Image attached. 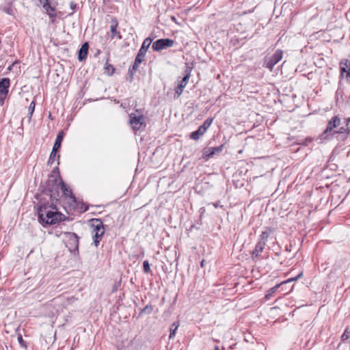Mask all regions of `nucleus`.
<instances>
[{
	"instance_id": "obj_39",
	"label": "nucleus",
	"mask_w": 350,
	"mask_h": 350,
	"mask_svg": "<svg viewBox=\"0 0 350 350\" xmlns=\"http://www.w3.org/2000/svg\"><path fill=\"white\" fill-rule=\"evenodd\" d=\"M214 350H219V347L218 346H215Z\"/></svg>"
},
{
	"instance_id": "obj_36",
	"label": "nucleus",
	"mask_w": 350,
	"mask_h": 350,
	"mask_svg": "<svg viewBox=\"0 0 350 350\" xmlns=\"http://www.w3.org/2000/svg\"><path fill=\"white\" fill-rule=\"evenodd\" d=\"M18 61H17V60H16V61H15L12 64H11L10 66H8V70L9 71L12 70L13 66H14L15 64L18 63Z\"/></svg>"
},
{
	"instance_id": "obj_30",
	"label": "nucleus",
	"mask_w": 350,
	"mask_h": 350,
	"mask_svg": "<svg viewBox=\"0 0 350 350\" xmlns=\"http://www.w3.org/2000/svg\"><path fill=\"white\" fill-rule=\"evenodd\" d=\"M18 341L22 347H26L25 342L23 340L21 335L18 336Z\"/></svg>"
},
{
	"instance_id": "obj_18",
	"label": "nucleus",
	"mask_w": 350,
	"mask_h": 350,
	"mask_svg": "<svg viewBox=\"0 0 350 350\" xmlns=\"http://www.w3.org/2000/svg\"><path fill=\"white\" fill-rule=\"evenodd\" d=\"M206 132L200 127L199 126L198 129L192 132L190 135H189V137L191 139H193V140H198L200 139V137L201 136H202Z\"/></svg>"
},
{
	"instance_id": "obj_23",
	"label": "nucleus",
	"mask_w": 350,
	"mask_h": 350,
	"mask_svg": "<svg viewBox=\"0 0 350 350\" xmlns=\"http://www.w3.org/2000/svg\"><path fill=\"white\" fill-rule=\"evenodd\" d=\"M152 310L153 306L151 304H149L141 310L140 314H150Z\"/></svg>"
},
{
	"instance_id": "obj_35",
	"label": "nucleus",
	"mask_w": 350,
	"mask_h": 350,
	"mask_svg": "<svg viewBox=\"0 0 350 350\" xmlns=\"http://www.w3.org/2000/svg\"><path fill=\"white\" fill-rule=\"evenodd\" d=\"M3 10H4L6 13H8V14H12V8H5Z\"/></svg>"
},
{
	"instance_id": "obj_41",
	"label": "nucleus",
	"mask_w": 350,
	"mask_h": 350,
	"mask_svg": "<svg viewBox=\"0 0 350 350\" xmlns=\"http://www.w3.org/2000/svg\"><path fill=\"white\" fill-rule=\"evenodd\" d=\"M346 70H347V72H346L347 73V72H348V71H349V67H346Z\"/></svg>"
},
{
	"instance_id": "obj_4",
	"label": "nucleus",
	"mask_w": 350,
	"mask_h": 350,
	"mask_svg": "<svg viewBox=\"0 0 350 350\" xmlns=\"http://www.w3.org/2000/svg\"><path fill=\"white\" fill-rule=\"evenodd\" d=\"M66 246L71 252L79 251V237L75 232H66Z\"/></svg>"
},
{
	"instance_id": "obj_28",
	"label": "nucleus",
	"mask_w": 350,
	"mask_h": 350,
	"mask_svg": "<svg viewBox=\"0 0 350 350\" xmlns=\"http://www.w3.org/2000/svg\"><path fill=\"white\" fill-rule=\"evenodd\" d=\"M350 338V331L348 329H346L341 336V339L342 341H345Z\"/></svg>"
},
{
	"instance_id": "obj_2",
	"label": "nucleus",
	"mask_w": 350,
	"mask_h": 350,
	"mask_svg": "<svg viewBox=\"0 0 350 350\" xmlns=\"http://www.w3.org/2000/svg\"><path fill=\"white\" fill-rule=\"evenodd\" d=\"M90 226L92 228V234L95 246L98 247L105 233L103 224L100 219L90 220Z\"/></svg>"
},
{
	"instance_id": "obj_10",
	"label": "nucleus",
	"mask_w": 350,
	"mask_h": 350,
	"mask_svg": "<svg viewBox=\"0 0 350 350\" xmlns=\"http://www.w3.org/2000/svg\"><path fill=\"white\" fill-rule=\"evenodd\" d=\"M224 148V145H221L217 147H208L205 148L202 152V158L207 161L210 158L213 157L215 154L220 153Z\"/></svg>"
},
{
	"instance_id": "obj_7",
	"label": "nucleus",
	"mask_w": 350,
	"mask_h": 350,
	"mask_svg": "<svg viewBox=\"0 0 350 350\" xmlns=\"http://www.w3.org/2000/svg\"><path fill=\"white\" fill-rule=\"evenodd\" d=\"M303 275V273L301 272L300 273H299L296 277L295 278H290V279H288L287 280H285V281H282L280 283H277L273 287H271L269 291H267L264 299H267V300H269L272 297H274L275 296V293L276 292V291L282 285L288 283V282H292V281H295V280H297L299 278H300Z\"/></svg>"
},
{
	"instance_id": "obj_8",
	"label": "nucleus",
	"mask_w": 350,
	"mask_h": 350,
	"mask_svg": "<svg viewBox=\"0 0 350 350\" xmlns=\"http://www.w3.org/2000/svg\"><path fill=\"white\" fill-rule=\"evenodd\" d=\"M46 14L52 19V22L57 17L55 6L52 5L50 0H39Z\"/></svg>"
},
{
	"instance_id": "obj_19",
	"label": "nucleus",
	"mask_w": 350,
	"mask_h": 350,
	"mask_svg": "<svg viewBox=\"0 0 350 350\" xmlns=\"http://www.w3.org/2000/svg\"><path fill=\"white\" fill-rule=\"evenodd\" d=\"M262 252V244H261L260 242H259L256 246L255 250L252 252V258L253 260H255L256 258H257L260 253Z\"/></svg>"
},
{
	"instance_id": "obj_29",
	"label": "nucleus",
	"mask_w": 350,
	"mask_h": 350,
	"mask_svg": "<svg viewBox=\"0 0 350 350\" xmlns=\"http://www.w3.org/2000/svg\"><path fill=\"white\" fill-rule=\"evenodd\" d=\"M135 72H136V71L135 70H133V69L131 68H130L129 69V75L130 77V81H131L133 80V76H134Z\"/></svg>"
},
{
	"instance_id": "obj_13",
	"label": "nucleus",
	"mask_w": 350,
	"mask_h": 350,
	"mask_svg": "<svg viewBox=\"0 0 350 350\" xmlns=\"http://www.w3.org/2000/svg\"><path fill=\"white\" fill-rule=\"evenodd\" d=\"M151 43H152V39L150 38H146L144 40L142 45L141 48L139 49V50L137 54V56L135 57L142 59V60L144 61L146 53L148 48L150 47Z\"/></svg>"
},
{
	"instance_id": "obj_11",
	"label": "nucleus",
	"mask_w": 350,
	"mask_h": 350,
	"mask_svg": "<svg viewBox=\"0 0 350 350\" xmlns=\"http://www.w3.org/2000/svg\"><path fill=\"white\" fill-rule=\"evenodd\" d=\"M57 180V184L59 186V189H62V191L65 196H68L69 198L73 202H76L77 199L75 195L72 193V190L66 186L62 180H60L58 183V180L56 176H53Z\"/></svg>"
},
{
	"instance_id": "obj_1",
	"label": "nucleus",
	"mask_w": 350,
	"mask_h": 350,
	"mask_svg": "<svg viewBox=\"0 0 350 350\" xmlns=\"http://www.w3.org/2000/svg\"><path fill=\"white\" fill-rule=\"evenodd\" d=\"M44 193L50 197V202L41 196L36 194V198L38 200V216L39 222L43 226L53 225L66 219V216L57 211L55 203L59 199V186L57 180L51 175L46 181V187Z\"/></svg>"
},
{
	"instance_id": "obj_24",
	"label": "nucleus",
	"mask_w": 350,
	"mask_h": 350,
	"mask_svg": "<svg viewBox=\"0 0 350 350\" xmlns=\"http://www.w3.org/2000/svg\"><path fill=\"white\" fill-rule=\"evenodd\" d=\"M35 106H36L35 101H34V100H33V101L30 103V105H29V107H28V112H29V120L31 119V116H32V115H33V112H34V110H35Z\"/></svg>"
},
{
	"instance_id": "obj_27",
	"label": "nucleus",
	"mask_w": 350,
	"mask_h": 350,
	"mask_svg": "<svg viewBox=\"0 0 350 350\" xmlns=\"http://www.w3.org/2000/svg\"><path fill=\"white\" fill-rule=\"evenodd\" d=\"M143 268H144V271L146 273H149L151 272L150 266V264L148 260L144 261Z\"/></svg>"
},
{
	"instance_id": "obj_31",
	"label": "nucleus",
	"mask_w": 350,
	"mask_h": 350,
	"mask_svg": "<svg viewBox=\"0 0 350 350\" xmlns=\"http://www.w3.org/2000/svg\"><path fill=\"white\" fill-rule=\"evenodd\" d=\"M345 122H346L347 133H349L350 132V118H346Z\"/></svg>"
},
{
	"instance_id": "obj_17",
	"label": "nucleus",
	"mask_w": 350,
	"mask_h": 350,
	"mask_svg": "<svg viewBox=\"0 0 350 350\" xmlns=\"http://www.w3.org/2000/svg\"><path fill=\"white\" fill-rule=\"evenodd\" d=\"M64 135V134L63 131H61L58 133L53 147V150H54V152H58L60 149Z\"/></svg>"
},
{
	"instance_id": "obj_40",
	"label": "nucleus",
	"mask_w": 350,
	"mask_h": 350,
	"mask_svg": "<svg viewBox=\"0 0 350 350\" xmlns=\"http://www.w3.org/2000/svg\"><path fill=\"white\" fill-rule=\"evenodd\" d=\"M204 260L201 262V267H203V266H204Z\"/></svg>"
},
{
	"instance_id": "obj_6",
	"label": "nucleus",
	"mask_w": 350,
	"mask_h": 350,
	"mask_svg": "<svg viewBox=\"0 0 350 350\" xmlns=\"http://www.w3.org/2000/svg\"><path fill=\"white\" fill-rule=\"evenodd\" d=\"M191 68L189 66H187L185 70L184 77L180 81L179 84L177 85V87L175 89V92H176L175 94L177 95V97L180 96L182 94L184 88L186 87L187 84L188 83V81L191 77Z\"/></svg>"
},
{
	"instance_id": "obj_21",
	"label": "nucleus",
	"mask_w": 350,
	"mask_h": 350,
	"mask_svg": "<svg viewBox=\"0 0 350 350\" xmlns=\"http://www.w3.org/2000/svg\"><path fill=\"white\" fill-rule=\"evenodd\" d=\"M178 326H179V324L177 322H174L172 324V325L170 326V336H169L170 338H172L175 336L176 331L178 329Z\"/></svg>"
},
{
	"instance_id": "obj_42",
	"label": "nucleus",
	"mask_w": 350,
	"mask_h": 350,
	"mask_svg": "<svg viewBox=\"0 0 350 350\" xmlns=\"http://www.w3.org/2000/svg\"><path fill=\"white\" fill-rule=\"evenodd\" d=\"M100 53V51L98 50V52H96V54H99Z\"/></svg>"
},
{
	"instance_id": "obj_33",
	"label": "nucleus",
	"mask_w": 350,
	"mask_h": 350,
	"mask_svg": "<svg viewBox=\"0 0 350 350\" xmlns=\"http://www.w3.org/2000/svg\"><path fill=\"white\" fill-rule=\"evenodd\" d=\"M70 8L71 10H75L77 8V4L74 1L70 3Z\"/></svg>"
},
{
	"instance_id": "obj_25",
	"label": "nucleus",
	"mask_w": 350,
	"mask_h": 350,
	"mask_svg": "<svg viewBox=\"0 0 350 350\" xmlns=\"http://www.w3.org/2000/svg\"><path fill=\"white\" fill-rule=\"evenodd\" d=\"M143 61L142 60V59H139L138 57H135V62H134V64L132 66L131 68L133 69V70H135L137 71V69H138V67H139V65Z\"/></svg>"
},
{
	"instance_id": "obj_20",
	"label": "nucleus",
	"mask_w": 350,
	"mask_h": 350,
	"mask_svg": "<svg viewBox=\"0 0 350 350\" xmlns=\"http://www.w3.org/2000/svg\"><path fill=\"white\" fill-rule=\"evenodd\" d=\"M108 60L109 59H107L104 67L105 72L108 75H112L115 71V68L113 65L108 63Z\"/></svg>"
},
{
	"instance_id": "obj_37",
	"label": "nucleus",
	"mask_w": 350,
	"mask_h": 350,
	"mask_svg": "<svg viewBox=\"0 0 350 350\" xmlns=\"http://www.w3.org/2000/svg\"><path fill=\"white\" fill-rule=\"evenodd\" d=\"M213 206L215 207V208H217V207H221L222 206L220 205V203L219 202H217L215 203H213Z\"/></svg>"
},
{
	"instance_id": "obj_15",
	"label": "nucleus",
	"mask_w": 350,
	"mask_h": 350,
	"mask_svg": "<svg viewBox=\"0 0 350 350\" xmlns=\"http://www.w3.org/2000/svg\"><path fill=\"white\" fill-rule=\"evenodd\" d=\"M10 86V79L9 78H3L0 79V95L6 96L9 92Z\"/></svg>"
},
{
	"instance_id": "obj_34",
	"label": "nucleus",
	"mask_w": 350,
	"mask_h": 350,
	"mask_svg": "<svg viewBox=\"0 0 350 350\" xmlns=\"http://www.w3.org/2000/svg\"><path fill=\"white\" fill-rule=\"evenodd\" d=\"M5 98V96H4L3 95H0V105H3Z\"/></svg>"
},
{
	"instance_id": "obj_26",
	"label": "nucleus",
	"mask_w": 350,
	"mask_h": 350,
	"mask_svg": "<svg viewBox=\"0 0 350 350\" xmlns=\"http://www.w3.org/2000/svg\"><path fill=\"white\" fill-rule=\"evenodd\" d=\"M57 152H54V150H52V151H51V152L50 154L49 160H48V165H52L53 164V163L55 161V158L56 157Z\"/></svg>"
},
{
	"instance_id": "obj_14",
	"label": "nucleus",
	"mask_w": 350,
	"mask_h": 350,
	"mask_svg": "<svg viewBox=\"0 0 350 350\" xmlns=\"http://www.w3.org/2000/svg\"><path fill=\"white\" fill-rule=\"evenodd\" d=\"M118 25V21L114 17H111V25H110V31L111 33V38L113 39L116 36L118 37V39L122 38V36L120 33L117 31V27Z\"/></svg>"
},
{
	"instance_id": "obj_16",
	"label": "nucleus",
	"mask_w": 350,
	"mask_h": 350,
	"mask_svg": "<svg viewBox=\"0 0 350 350\" xmlns=\"http://www.w3.org/2000/svg\"><path fill=\"white\" fill-rule=\"evenodd\" d=\"M88 49L89 44L88 42H85L82 44L78 52V59L80 62H82L86 59L88 53Z\"/></svg>"
},
{
	"instance_id": "obj_22",
	"label": "nucleus",
	"mask_w": 350,
	"mask_h": 350,
	"mask_svg": "<svg viewBox=\"0 0 350 350\" xmlns=\"http://www.w3.org/2000/svg\"><path fill=\"white\" fill-rule=\"evenodd\" d=\"M213 118H207L204 123L200 126L205 132L206 130L210 127L213 122Z\"/></svg>"
},
{
	"instance_id": "obj_5",
	"label": "nucleus",
	"mask_w": 350,
	"mask_h": 350,
	"mask_svg": "<svg viewBox=\"0 0 350 350\" xmlns=\"http://www.w3.org/2000/svg\"><path fill=\"white\" fill-rule=\"evenodd\" d=\"M174 41L170 38L158 39L152 43V48L154 51H160L173 46Z\"/></svg>"
},
{
	"instance_id": "obj_12",
	"label": "nucleus",
	"mask_w": 350,
	"mask_h": 350,
	"mask_svg": "<svg viewBox=\"0 0 350 350\" xmlns=\"http://www.w3.org/2000/svg\"><path fill=\"white\" fill-rule=\"evenodd\" d=\"M283 53L280 50H277L272 57L269 59L267 63V68L272 70L273 67L278 63L282 58Z\"/></svg>"
},
{
	"instance_id": "obj_3",
	"label": "nucleus",
	"mask_w": 350,
	"mask_h": 350,
	"mask_svg": "<svg viewBox=\"0 0 350 350\" xmlns=\"http://www.w3.org/2000/svg\"><path fill=\"white\" fill-rule=\"evenodd\" d=\"M136 113H131L129 115V123L131 128L135 131H139L142 127L146 126L145 116L142 109H136Z\"/></svg>"
},
{
	"instance_id": "obj_9",
	"label": "nucleus",
	"mask_w": 350,
	"mask_h": 350,
	"mask_svg": "<svg viewBox=\"0 0 350 350\" xmlns=\"http://www.w3.org/2000/svg\"><path fill=\"white\" fill-rule=\"evenodd\" d=\"M340 124V119L338 116L333 117L329 122L327 126V128L324 131L323 133L321 135L322 139H326L329 133H332V130L334 128L338 127Z\"/></svg>"
},
{
	"instance_id": "obj_32",
	"label": "nucleus",
	"mask_w": 350,
	"mask_h": 350,
	"mask_svg": "<svg viewBox=\"0 0 350 350\" xmlns=\"http://www.w3.org/2000/svg\"><path fill=\"white\" fill-rule=\"evenodd\" d=\"M347 132V126L346 127H341L338 131H336L335 133H344L345 132Z\"/></svg>"
},
{
	"instance_id": "obj_38",
	"label": "nucleus",
	"mask_w": 350,
	"mask_h": 350,
	"mask_svg": "<svg viewBox=\"0 0 350 350\" xmlns=\"http://www.w3.org/2000/svg\"><path fill=\"white\" fill-rule=\"evenodd\" d=\"M270 310L272 311H275V310L278 311L279 310V308L277 307H273V308H271Z\"/></svg>"
}]
</instances>
